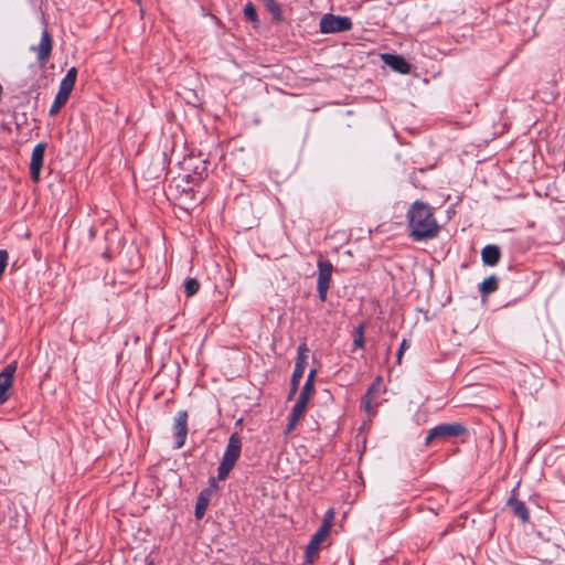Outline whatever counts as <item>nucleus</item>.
I'll return each instance as SVG.
<instances>
[{
  "label": "nucleus",
  "mask_w": 565,
  "mask_h": 565,
  "mask_svg": "<svg viewBox=\"0 0 565 565\" xmlns=\"http://www.w3.org/2000/svg\"><path fill=\"white\" fill-rule=\"evenodd\" d=\"M407 348H408V342H407V340L404 339L399 345L397 356H396V361L398 364L401 363L403 353Z\"/></svg>",
  "instance_id": "nucleus-29"
},
{
  "label": "nucleus",
  "mask_w": 565,
  "mask_h": 565,
  "mask_svg": "<svg viewBox=\"0 0 565 565\" xmlns=\"http://www.w3.org/2000/svg\"><path fill=\"white\" fill-rule=\"evenodd\" d=\"M188 412L179 411L174 417L173 423V438H174V449H180L184 446L186 437H188Z\"/></svg>",
  "instance_id": "nucleus-9"
},
{
  "label": "nucleus",
  "mask_w": 565,
  "mask_h": 565,
  "mask_svg": "<svg viewBox=\"0 0 565 565\" xmlns=\"http://www.w3.org/2000/svg\"><path fill=\"white\" fill-rule=\"evenodd\" d=\"M558 529L547 537L544 536L543 531H537L536 534L530 540V547L533 553V557L552 564L559 555V545L557 541Z\"/></svg>",
  "instance_id": "nucleus-2"
},
{
  "label": "nucleus",
  "mask_w": 565,
  "mask_h": 565,
  "mask_svg": "<svg viewBox=\"0 0 565 565\" xmlns=\"http://www.w3.org/2000/svg\"><path fill=\"white\" fill-rule=\"evenodd\" d=\"M70 95L71 94L58 89L55 99L49 110L50 116H54L58 113L60 108L68 100Z\"/></svg>",
  "instance_id": "nucleus-20"
},
{
  "label": "nucleus",
  "mask_w": 565,
  "mask_h": 565,
  "mask_svg": "<svg viewBox=\"0 0 565 565\" xmlns=\"http://www.w3.org/2000/svg\"><path fill=\"white\" fill-rule=\"evenodd\" d=\"M406 222L408 235L414 242L434 239L441 230L433 206L420 200H416L409 205L406 212Z\"/></svg>",
  "instance_id": "nucleus-1"
},
{
  "label": "nucleus",
  "mask_w": 565,
  "mask_h": 565,
  "mask_svg": "<svg viewBox=\"0 0 565 565\" xmlns=\"http://www.w3.org/2000/svg\"><path fill=\"white\" fill-rule=\"evenodd\" d=\"M207 505L209 499L204 495V492H201L194 510V514L198 520H201L204 516Z\"/></svg>",
  "instance_id": "nucleus-23"
},
{
  "label": "nucleus",
  "mask_w": 565,
  "mask_h": 565,
  "mask_svg": "<svg viewBox=\"0 0 565 565\" xmlns=\"http://www.w3.org/2000/svg\"><path fill=\"white\" fill-rule=\"evenodd\" d=\"M306 351H307V349L303 345H300L298 348V356H297L295 370L292 372L291 380H290V390H289V394H288L289 401L295 397V395L298 391L300 380L303 376L306 364H307V355L305 354Z\"/></svg>",
  "instance_id": "nucleus-8"
},
{
  "label": "nucleus",
  "mask_w": 565,
  "mask_h": 565,
  "mask_svg": "<svg viewBox=\"0 0 565 565\" xmlns=\"http://www.w3.org/2000/svg\"><path fill=\"white\" fill-rule=\"evenodd\" d=\"M147 565H154L153 561H150Z\"/></svg>",
  "instance_id": "nucleus-31"
},
{
  "label": "nucleus",
  "mask_w": 565,
  "mask_h": 565,
  "mask_svg": "<svg viewBox=\"0 0 565 565\" xmlns=\"http://www.w3.org/2000/svg\"><path fill=\"white\" fill-rule=\"evenodd\" d=\"M317 370L311 369L307 381L300 392V395L296 402V404L292 407V411L288 417V425L286 428V433H290L297 425L300 417L306 412L307 404L310 399V397L315 394V377H316Z\"/></svg>",
  "instance_id": "nucleus-3"
},
{
  "label": "nucleus",
  "mask_w": 565,
  "mask_h": 565,
  "mask_svg": "<svg viewBox=\"0 0 565 565\" xmlns=\"http://www.w3.org/2000/svg\"><path fill=\"white\" fill-rule=\"evenodd\" d=\"M364 347V324H359L354 330L353 348L362 349Z\"/></svg>",
  "instance_id": "nucleus-26"
},
{
  "label": "nucleus",
  "mask_w": 565,
  "mask_h": 565,
  "mask_svg": "<svg viewBox=\"0 0 565 565\" xmlns=\"http://www.w3.org/2000/svg\"><path fill=\"white\" fill-rule=\"evenodd\" d=\"M200 289V282L196 278H186L184 281V292L188 297L194 296Z\"/></svg>",
  "instance_id": "nucleus-25"
},
{
  "label": "nucleus",
  "mask_w": 565,
  "mask_h": 565,
  "mask_svg": "<svg viewBox=\"0 0 565 565\" xmlns=\"http://www.w3.org/2000/svg\"><path fill=\"white\" fill-rule=\"evenodd\" d=\"M9 254L6 249H0V278L2 277L4 269L8 265Z\"/></svg>",
  "instance_id": "nucleus-28"
},
{
  "label": "nucleus",
  "mask_w": 565,
  "mask_h": 565,
  "mask_svg": "<svg viewBox=\"0 0 565 565\" xmlns=\"http://www.w3.org/2000/svg\"><path fill=\"white\" fill-rule=\"evenodd\" d=\"M15 370V363H11L0 372V404L9 399L8 391L12 386Z\"/></svg>",
  "instance_id": "nucleus-12"
},
{
  "label": "nucleus",
  "mask_w": 565,
  "mask_h": 565,
  "mask_svg": "<svg viewBox=\"0 0 565 565\" xmlns=\"http://www.w3.org/2000/svg\"><path fill=\"white\" fill-rule=\"evenodd\" d=\"M467 428L461 423H444L433 427L426 438L425 445L428 446L436 439L446 440L451 437H459L466 434Z\"/></svg>",
  "instance_id": "nucleus-5"
},
{
  "label": "nucleus",
  "mask_w": 565,
  "mask_h": 565,
  "mask_svg": "<svg viewBox=\"0 0 565 565\" xmlns=\"http://www.w3.org/2000/svg\"><path fill=\"white\" fill-rule=\"evenodd\" d=\"M334 522V510L330 508L323 516L322 523L320 524V546L326 542L327 537L331 533V527Z\"/></svg>",
  "instance_id": "nucleus-17"
},
{
  "label": "nucleus",
  "mask_w": 565,
  "mask_h": 565,
  "mask_svg": "<svg viewBox=\"0 0 565 565\" xmlns=\"http://www.w3.org/2000/svg\"><path fill=\"white\" fill-rule=\"evenodd\" d=\"M562 471L565 473V460L562 462V467H561Z\"/></svg>",
  "instance_id": "nucleus-30"
},
{
  "label": "nucleus",
  "mask_w": 565,
  "mask_h": 565,
  "mask_svg": "<svg viewBox=\"0 0 565 565\" xmlns=\"http://www.w3.org/2000/svg\"><path fill=\"white\" fill-rule=\"evenodd\" d=\"M507 507L511 513L518 518L523 524L530 521V511L525 503L518 499V488L515 487L511 491V495L507 501Z\"/></svg>",
  "instance_id": "nucleus-11"
},
{
  "label": "nucleus",
  "mask_w": 565,
  "mask_h": 565,
  "mask_svg": "<svg viewBox=\"0 0 565 565\" xmlns=\"http://www.w3.org/2000/svg\"><path fill=\"white\" fill-rule=\"evenodd\" d=\"M352 25L349 17L327 13L320 19V33H340L351 30Z\"/></svg>",
  "instance_id": "nucleus-6"
},
{
  "label": "nucleus",
  "mask_w": 565,
  "mask_h": 565,
  "mask_svg": "<svg viewBox=\"0 0 565 565\" xmlns=\"http://www.w3.org/2000/svg\"><path fill=\"white\" fill-rule=\"evenodd\" d=\"M52 46H53L52 36H51L50 32L45 29L42 32L39 45L32 46L31 50L36 53L38 61L41 64H45L51 56Z\"/></svg>",
  "instance_id": "nucleus-13"
},
{
  "label": "nucleus",
  "mask_w": 565,
  "mask_h": 565,
  "mask_svg": "<svg viewBox=\"0 0 565 565\" xmlns=\"http://www.w3.org/2000/svg\"><path fill=\"white\" fill-rule=\"evenodd\" d=\"M207 175V172H206V167H202L201 170H199V168L196 167L194 169V172L193 174H186V182H191L193 184H199L201 181L204 180V178H206Z\"/></svg>",
  "instance_id": "nucleus-24"
},
{
  "label": "nucleus",
  "mask_w": 565,
  "mask_h": 565,
  "mask_svg": "<svg viewBox=\"0 0 565 565\" xmlns=\"http://www.w3.org/2000/svg\"><path fill=\"white\" fill-rule=\"evenodd\" d=\"M382 60L387 66L399 74H408L411 72V64L402 55L385 53L382 55Z\"/></svg>",
  "instance_id": "nucleus-14"
},
{
  "label": "nucleus",
  "mask_w": 565,
  "mask_h": 565,
  "mask_svg": "<svg viewBox=\"0 0 565 565\" xmlns=\"http://www.w3.org/2000/svg\"><path fill=\"white\" fill-rule=\"evenodd\" d=\"M266 10L271 14L273 19L277 22L281 21V7L276 0H263Z\"/></svg>",
  "instance_id": "nucleus-21"
},
{
  "label": "nucleus",
  "mask_w": 565,
  "mask_h": 565,
  "mask_svg": "<svg viewBox=\"0 0 565 565\" xmlns=\"http://www.w3.org/2000/svg\"><path fill=\"white\" fill-rule=\"evenodd\" d=\"M333 266L330 262H320V302L326 301Z\"/></svg>",
  "instance_id": "nucleus-15"
},
{
  "label": "nucleus",
  "mask_w": 565,
  "mask_h": 565,
  "mask_svg": "<svg viewBox=\"0 0 565 565\" xmlns=\"http://www.w3.org/2000/svg\"><path fill=\"white\" fill-rule=\"evenodd\" d=\"M76 76L77 70L73 66L67 71L65 77L62 79L60 89L71 94L76 82Z\"/></svg>",
  "instance_id": "nucleus-19"
},
{
  "label": "nucleus",
  "mask_w": 565,
  "mask_h": 565,
  "mask_svg": "<svg viewBox=\"0 0 565 565\" xmlns=\"http://www.w3.org/2000/svg\"><path fill=\"white\" fill-rule=\"evenodd\" d=\"M244 15L250 22H256L257 21V12H256V8L254 7L253 3L248 2L245 6V8H244Z\"/></svg>",
  "instance_id": "nucleus-27"
},
{
  "label": "nucleus",
  "mask_w": 565,
  "mask_h": 565,
  "mask_svg": "<svg viewBox=\"0 0 565 565\" xmlns=\"http://www.w3.org/2000/svg\"><path fill=\"white\" fill-rule=\"evenodd\" d=\"M501 258V250L498 245L489 244L481 250V259L483 265L493 267L498 265Z\"/></svg>",
  "instance_id": "nucleus-16"
},
{
  "label": "nucleus",
  "mask_w": 565,
  "mask_h": 565,
  "mask_svg": "<svg viewBox=\"0 0 565 565\" xmlns=\"http://www.w3.org/2000/svg\"><path fill=\"white\" fill-rule=\"evenodd\" d=\"M242 449V438L237 433L230 436L223 458L217 468V479L225 480L231 470L234 468L237 459L239 458Z\"/></svg>",
  "instance_id": "nucleus-4"
},
{
  "label": "nucleus",
  "mask_w": 565,
  "mask_h": 565,
  "mask_svg": "<svg viewBox=\"0 0 565 565\" xmlns=\"http://www.w3.org/2000/svg\"><path fill=\"white\" fill-rule=\"evenodd\" d=\"M318 554V531L312 534L310 542L307 546L305 557L308 563H312L315 559V556Z\"/></svg>",
  "instance_id": "nucleus-22"
},
{
  "label": "nucleus",
  "mask_w": 565,
  "mask_h": 565,
  "mask_svg": "<svg viewBox=\"0 0 565 565\" xmlns=\"http://www.w3.org/2000/svg\"><path fill=\"white\" fill-rule=\"evenodd\" d=\"M45 150L46 143L40 142L33 148L31 153L30 175L32 181L35 183H38L41 179V169L44 162Z\"/></svg>",
  "instance_id": "nucleus-10"
},
{
  "label": "nucleus",
  "mask_w": 565,
  "mask_h": 565,
  "mask_svg": "<svg viewBox=\"0 0 565 565\" xmlns=\"http://www.w3.org/2000/svg\"><path fill=\"white\" fill-rule=\"evenodd\" d=\"M499 287V280L494 275L489 276L479 285V291L482 297H487L492 292L497 291Z\"/></svg>",
  "instance_id": "nucleus-18"
},
{
  "label": "nucleus",
  "mask_w": 565,
  "mask_h": 565,
  "mask_svg": "<svg viewBox=\"0 0 565 565\" xmlns=\"http://www.w3.org/2000/svg\"><path fill=\"white\" fill-rule=\"evenodd\" d=\"M382 388V377L377 376L367 387L361 399V408L369 415H375L379 403L375 401Z\"/></svg>",
  "instance_id": "nucleus-7"
}]
</instances>
